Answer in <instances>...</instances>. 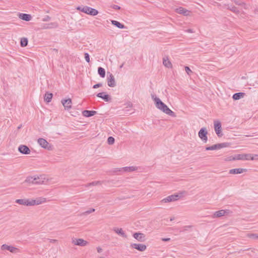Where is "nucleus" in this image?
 I'll use <instances>...</instances> for the list:
<instances>
[{"label": "nucleus", "mask_w": 258, "mask_h": 258, "mask_svg": "<svg viewBox=\"0 0 258 258\" xmlns=\"http://www.w3.org/2000/svg\"><path fill=\"white\" fill-rule=\"evenodd\" d=\"M174 219V217H171V218H170V221H173Z\"/></svg>", "instance_id": "obj_55"}, {"label": "nucleus", "mask_w": 258, "mask_h": 258, "mask_svg": "<svg viewBox=\"0 0 258 258\" xmlns=\"http://www.w3.org/2000/svg\"><path fill=\"white\" fill-rule=\"evenodd\" d=\"M205 150H207V151H208V150H216V146L215 145H213L211 146H209V147H206V148H205Z\"/></svg>", "instance_id": "obj_40"}, {"label": "nucleus", "mask_w": 258, "mask_h": 258, "mask_svg": "<svg viewBox=\"0 0 258 258\" xmlns=\"http://www.w3.org/2000/svg\"><path fill=\"white\" fill-rule=\"evenodd\" d=\"M15 202L20 205L31 206L30 200L29 199H18Z\"/></svg>", "instance_id": "obj_15"}, {"label": "nucleus", "mask_w": 258, "mask_h": 258, "mask_svg": "<svg viewBox=\"0 0 258 258\" xmlns=\"http://www.w3.org/2000/svg\"><path fill=\"white\" fill-rule=\"evenodd\" d=\"M111 23L113 25L120 29H124L125 28L124 25L115 20H111Z\"/></svg>", "instance_id": "obj_28"}, {"label": "nucleus", "mask_w": 258, "mask_h": 258, "mask_svg": "<svg viewBox=\"0 0 258 258\" xmlns=\"http://www.w3.org/2000/svg\"><path fill=\"white\" fill-rule=\"evenodd\" d=\"M97 114V111L94 110H85L82 112V114L85 117H91Z\"/></svg>", "instance_id": "obj_20"}, {"label": "nucleus", "mask_w": 258, "mask_h": 258, "mask_svg": "<svg viewBox=\"0 0 258 258\" xmlns=\"http://www.w3.org/2000/svg\"><path fill=\"white\" fill-rule=\"evenodd\" d=\"M61 102L66 110H69L72 108V101L71 99H62Z\"/></svg>", "instance_id": "obj_10"}, {"label": "nucleus", "mask_w": 258, "mask_h": 258, "mask_svg": "<svg viewBox=\"0 0 258 258\" xmlns=\"http://www.w3.org/2000/svg\"><path fill=\"white\" fill-rule=\"evenodd\" d=\"M113 230L117 234L123 237L126 238V235L124 232L122 228H114Z\"/></svg>", "instance_id": "obj_27"}, {"label": "nucleus", "mask_w": 258, "mask_h": 258, "mask_svg": "<svg viewBox=\"0 0 258 258\" xmlns=\"http://www.w3.org/2000/svg\"><path fill=\"white\" fill-rule=\"evenodd\" d=\"M122 169L125 172H132L136 170L137 169V167L135 166L125 167L122 168Z\"/></svg>", "instance_id": "obj_31"}, {"label": "nucleus", "mask_w": 258, "mask_h": 258, "mask_svg": "<svg viewBox=\"0 0 258 258\" xmlns=\"http://www.w3.org/2000/svg\"><path fill=\"white\" fill-rule=\"evenodd\" d=\"M37 179H35V177H28L26 180H25V182H28V183H32V184H35V181Z\"/></svg>", "instance_id": "obj_33"}, {"label": "nucleus", "mask_w": 258, "mask_h": 258, "mask_svg": "<svg viewBox=\"0 0 258 258\" xmlns=\"http://www.w3.org/2000/svg\"><path fill=\"white\" fill-rule=\"evenodd\" d=\"M175 12L180 14H182L184 16H188L189 14V11L187 10L184 9L182 7H179L175 9Z\"/></svg>", "instance_id": "obj_18"}, {"label": "nucleus", "mask_w": 258, "mask_h": 258, "mask_svg": "<svg viewBox=\"0 0 258 258\" xmlns=\"http://www.w3.org/2000/svg\"><path fill=\"white\" fill-rule=\"evenodd\" d=\"M76 9L85 14L93 16H96L98 14V11L97 10L88 6H84L83 7L78 6L76 8Z\"/></svg>", "instance_id": "obj_2"}, {"label": "nucleus", "mask_w": 258, "mask_h": 258, "mask_svg": "<svg viewBox=\"0 0 258 258\" xmlns=\"http://www.w3.org/2000/svg\"><path fill=\"white\" fill-rule=\"evenodd\" d=\"M162 240L164 241H168L170 240V238H163Z\"/></svg>", "instance_id": "obj_51"}, {"label": "nucleus", "mask_w": 258, "mask_h": 258, "mask_svg": "<svg viewBox=\"0 0 258 258\" xmlns=\"http://www.w3.org/2000/svg\"><path fill=\"white\" fill-rule=\"evenodd\" d=\"M101 184V182L100 181H93L92 182L88 183L85 186L86 187L90 186H96V185H99V184Z\"/></svg>", "instance_id": "obj_35"}, {"label": "nucleus", "mask_w": 258, "mask_h": 258, "mask_svg": "<svg viewBox=\"0 0 258 258\" xmlns=\"http://www.w3.org/2000/svg\"><path fill=\"white\" fill-rule=\"evenodd\" d=\"M22 126V124H20V125H19L17 127V129L18 130H20Z\"/></svg>", "instance_id": "obj_54"}, {"label": "nucleus", "mask_w": 258, "mask_h": 258, "mask_svg": "<svg viewBox=\"0 0 258 258\" xmlns=\"http://www.w3.org/2000/svg\"><path fill=\"white\" fill-rule=\"evenodd\" d=\"M181 196L178 194H174L167 197L163 199L161 202L162 203H169L171 202H174L178 200Z\"/></svg>", "instance_id": "obj_4"}, {"label": "nucleus", "mask_w": 258, "mask_h": 258, "mask_svg": "<svg viewBox=\"0 0 258 258\" xmlns=\"http://www.w3.org/2000/svg\"><path fill=\"white\" fill-rule=\"evenodd\" d=\"M45 202V199L44 198H38L36 200H31V206H34V205H40L44 202Z\"/></svg>", "instance_id": "obj_17"}, {"label": "nucleus", "mask_w": 258, "mask_h": 258, "mask_svg": "<svg viewBox=\"0 0 258 258\" xmlns=\"http://www.w3.org/2000/svg\"><path fill=\"white\" fill-rule=\"evenodd\" d=\"M228 9L231 11L232 12L235 13H238L239 12V10H238V9L234 6H231V7H229Z\"/></svg>", "instance_id": "obj_37"}, {"label": "nucleus", "mask_w": 258, "mask_h": 258, "mask_svg": "<svg viewBox=\"0 0 258 258\" xmlns=\"http://www.w3.org/2000/svg\"><path fill=\"white\" fill-rule=\"evenodd\" d=\"M237 160V158H236V155H235L234 156H229L228 157H227L226 159V161H232V160Z\"/></svg>", "instance_id": "obj_41"}, {"label": "nucleus", "mask_w": 258, "mask_h": 258, "mask_svg": "<svg viewBox=\"0 0 258 258\" xmlns=\"http://www.w3.org/2000/svg\"><path fill=\"white\" fill-rule=\"evenodd\" d=\"M100 258H104V257H100Z\"/></svg>", "instance_id": "obj_58"}, {"label": "nucleus", "mask_w": 258, "mask_h": 258, "mask_svg": "<svg viewBox=\"0 0 258 258\" xmlns=\"http://www.w3.org/2000/svg\"><path fill=\"white\" fill-rule=\"evenodd\" d=\"M247 237L253 239H258V234H254V233H250L248 234L247 235Z\"/></svg>", "instance_id": "obj_36"}, {"label": "nucleus", "mask_w": 258, "mask_h": 258, "mask_svg": "<svg viewBox=\"0 0 258 258\" xmlns=\"http://www.w3.org/2000/svg\"><path fill=\"white\" fill-rule=\"evenodd\" d=\"M50 19L51 18L49 16L46 15L42 19V21L43 22H47L49 21L50 20Z\"/></svg>", "instance_id": "obj_44"}, {"label": "nucleus", "mask_w": 258, "mask_h": 258, "mask_svg": "<svg viewBox=\"0 0 258 258\" xmlns=\"http://www.w3.org/2000/svg\"><path fill=\"white\" fill-rule=\"evenodd\" d=\"M53 50H54V51L57 52V49H54Z\"/></svg>", "instance_id": "obj_56"}, {"label": "nucleus", "mask_w": 258, "mask_h": 258, "mask_svg": "<svg viewBox=\"0 0 258 258\" xmlns=\"http://www.w3.org/2000/svg\"><path fill=\"white\" fill-rule=\"evenodd\" d=\"M85 59L87 62H90V56L88 53H85Z\"/></svg>", "instance_id": "obj_43"}, {"label": "nucleus", "mask_w": 258, "mask_h": 258, "mask_svg": "<svg viewBox=\"0 0 258 258\" xmlns=\"http://www.w3.org/2000/svg\"><path fill=\"white\" fill-rule=\"evenodd\" d=\"M133 237L138 241L140 242H144L145 241V235L144 233L136 232L134 233Z\"/></svg>", "instance_id": "obj_12"}, {"label": "nucleus", "mask_w": 258, "mask_h": 258, "mask_svg": "<svg viewBox=\"0 0 258 258\" xmlns=\"http://www.w3.org/2000/svg\"><path fill=\"white\" fill-rule=\"evenodd\" d=\"M38 143L39 145L44 148L50 150L52 149V147L49 143L43 138H39L38 139Z\"/></svg>", "instance_id": "obj_5"}, {"label": "nucleus", "mask_w": 258, "mask_h": 258, "mask_svg": "<svg viewBox=\"0 0 258 258\" xmlns=\"http://www.w3.org/2000/svg\"><path fill=\"white\" fill-rule=\"evenodd\" d=\"M98 73L101 78H104L105 76V70L102 67L98 68Z\"/></svg>", "instance_id": "obj_30"}, {"label": "nucleus", "mask_w": 258, "mask_h": 258, "mask_svg": "<svg viewBox=\"0 0 258 258\" xmlns=\"http://www.w3.org/2000/svg\"><path fill=\"white\" fill-rule=\"evenodd\" d=\"M186 32H188V33H193L194 31L192 29H188L186 30Z\"/></svg>", "instance_id": "obj_52"}, {"label": "nucleus", "mask_w": 258, "mask_h": 258, "mask_svg": "<svg viewBox=\"0 0 258 258\" xmlns=\"http://www.w3.org/2000/svg\"><path fill=\"white\" fill-rule=\"evenodd\" d=\"M1 249L3 250H7L14 253H16L20 251L19 249L17 247L11 245H8L6 244H4L2 245Z\"/></svg>", "instance_id": "obj_6"}, {"label": "nucleus", "mask_w": 258, "mask_h": 258, "mask_svg": "<svg viewBox=\"0 0 258 258\" xmlns=\"http://www.w3.org/2000/svg\"><path fill=\"white\" fill-rule=\"evenodd\" d=\"M131 246L140 251H144L147 248L146 245L143 244L132 243L131 244Z\"/></svg>", "instance_id": "obj_11"}, {"label": "nucleus", "mask_w": 258, "mask_h": 258, "mask_svg": "<svg viewBox=\"0 0 258 258\" xmlns=\"http://www.w3.org/2000/svg\"><path fill=\"white\" fill-rule=\"evenodd\" d=\"M151 98L154 101L156 107L166 114L172 117H175V113L170 109L156 95L151 94Z\"/></svg>", "instance_id": "obj_1"}, {"label": "nucleus", "mask_w": 258, "mask_h": 258, "mask_svg": "<svg viewBox=\"0 0 258 258\" xmlns=\"http://www.w3.org/2000/svg\"><path fill=\"white\" fill-rule=\"evenodd\" d=\"M231 145L229 143H222L215 144L216 146V150H219L223 148L228 147Z\"/></svg>", "instance_id": "obj_24"}, {"label": "nucleus", "mask_w": 258, "mask_h": 258, "mask_svg": "<svg viewBox=\"0 0 258 258\" xmlns=\"http://www.w3.org/2000/svg\"><path fill=\"white\" fill-rule=\"evenodd\" d=\"M19 18L21 19L26 21H29L31 20L32 17L30 14H20L19 15Z\"/></svg>", "instance_id": "obj_22"}, {"label": "nucleus", "mask_w": 258, "mask_h": 258, "mask_svg": "<svg viewBox=\"0 0 258 258\" xmlns=\"http://www.w3.org/2000/svg\"><path fill=\"white\" fill-rule=\"evenodd\" d=\"M115 139L112 137H109L107 139V143L109 145H112L114 143Z\"/></svg>", "instance_id": "obj_38"}, {"label": "nucleus", "mask_w": 258, "mask_h": 258, "mask_svg": "<svg viewBox=\"0 0 258 258\" xmlns=\"http://www.w3.org/2000/svg\"><path fill=\"white\" fill-rule=\"evenodd\" d=\"M108 73L109 75H107V84L108 86L110 87H114L116 86V82L115 81L114 77L112 74L110 73Z\"/></svg>", "instance_id": "obj_9"}, {"label": "nucleus", "mask_w": 258, "mask_h": 258, "mask_svg": "<svg viewBox=\"0 0 258 258\" xmlns=\"http://www.w3.org/2000/svg\"><path fill=\"white\" fill-rule=\"evenodd\" d=\"M163 64L167 68H172V64L171 61L169 60L168 56H164L163 58Z\"/></svg>", "instance_id": "obj_21"}, {"label": "nucleus", "mask_w": 258, "mask_h": 258, "mask_svg": "<svg viewBox=\"0 0 258 258\" xmlns=\"http://www.w3.org/2000/svg\"><path fill=\"white\" fill-rule=\"evenodd\" d=\"M132 106L133 104L131 102H129L127 103V107H131Z\"/></svg>", "instance_id": "obj_50"}, {"label": "nucleus", "mask_w": 258, "mask_h": 258, "mask_svg": "<svg viewBox=\"0 0 258 258\" xmlns=\"http://www.w3.org/2000/svg\"><path fill=\"white\" fill-rule=\"evenodd\" d=\"M57 27H58V24L57 23H55V22L50 23V24L47 25V27H44V29L54 28H57Z\"/></svg>", "instance_id": "obj_34"}, {"label": "nucleus", "mask_w": 258, "mask_h": 258, "mask_svg": "<svg viewBox=\"0 0 258 258\" xmlns=\"http://www.w3.org/2000/svg\"><path fill=\"white\" fill-rule=\"evenodd\" d=\"M102 86V83H98V84H96L94 85L93 86V88L97 89V88L101 87Z\"/></svg>", "instance_id": "obj_46"}, {"label": "nucleus", "mask_w": 258, "mask_h": 258, "mask_svg": "<svg viewBox=\"0 0 258 258\" xmlns=\"http://www.w3.org/2000/svg\"><path fill=\"white\" fill-rule=\"evenodd\" d=\"M97 97H99L103 99L106 102H109L110 101L111 98L110 97V96L107 94H106L105 92H100L98 93L96 95Z\"/></svg>", "instance_id": "obj_14"}, {"label": "nucleus", "mask_w": 258, "mask_h": 258, "mask_svg": "<svg viewBox=\"0 0 258 258\" xmlns=\"http://www.w3.org/2000/svg\"><path fill=\"white\" fill-rule=\"evenodd\" d=\"M247 171L246 169L244 168H235L230 169L229 171V173L231 174H240L243 173V172Z\"/></svg>", "instance_id": "obj_16"}, {"label": "nucleus", "mask_w": 258, "mask_h": 258, "mask_svg": "<svg viewBox=\"0 0 258 258\" xmlns=\"http://www.w3.org/2000/svg\"><path fill=\"white\" fill-rule=\"evenodd\" d=\"M35 179H37L35 181V184H44L45 182V178H43L42 176L40 177H35Z\"/></svg>", "instance_id": "obj_29"}, {"label": "nucleus", "mask_w": 258, "mask_h": 258, "mask_svg": "<svg viewBox=\"0 0 258 258\" xmlns=\"http://www.w3.org/2000/svg\"><path fill=\"white\" fill-rule=\"evenodd\" d=\"M18 151L22 154L28 155L30 153V150L29 148L24 145H21L19 146L18 149Z\"/></svg>", "instance_id": "obj_8"}, {"label": "nucleus", "mask_w": 258, "mask_h": 258, "mask_svg": "<svg viewBox=\"0 0 258 258\" xmlns=\"http://www.w3.org/2000/svg\"><path fill=\"white\" fill-rule=\"evenodd\" d=\"M249 160H258V155L250 154V158H249Z\"/></svg>", "instance_id": "obj_39"}, {"label": "nucleus", "mask_w": 258, "mask_h": 258, "mask_svg": "<svg viewBox=\"0 0 258 258\" xmlns=\"http://www.w3.org/2000/svg\"><path fill=\"white\" fill-rule=\"evenodd\" d=\"M52 96V93L46 92L44 95V100L47 103H49L51 101Z\"/></svg>", "instance_id": "obj_26"}, {"label": "nucleus", "mask_w": 258, "mask_h": 258, "mask_svg": "<svg viewBox=\"0 0 258 258\" xmlns=\"http://www.w3.org/2000/svg\"><path fill=\"white\" fill-rule=\"evenodd\" d=\"M215 131L218 137H221L223 136L221 133V123L218 120L214 121V122Z\"/></svg>", "instance_id": "obj_7"}, {"label": "nucleus", "mask_w": 258, "mask_h": 258, "mask_svg": "<svg viewBox=\"0 0 258 258\" xmlns=\"http://www.w3.org/2000/svg\"><path fill=\"white\" fill-rule=\"evenodd\" d=\"M185 72H186V73L188 75H190V74L192 73V72L190 69V68L188 67H187V66L185 67Z\"/></svg>", "instance_id": "obj_42"}, {"label": "nucleus", "mask_w": 258, "mask_h": 258, "mask_svg": "<svg viewBox=\"0 0 258 258\" xmlns=\"http://www.w3.org/2000/svg\"><path fill=\"white\" fill-rule=\"evenodd\" d=\"M47 27V26H44V27Z\"/></svg>", "instance_id": "obj_57"}, {"label": "nucleus", "mask_w": 258, "mask_h": 258, "mask_svg": "<svg viewBox=\"0 0 258 258\" xmlns=\"http://www.w3.org/2000/svg\"><path fill=\"white\" fill-rule=\"evenodd\" d=\"M245 95V93L243 92L236 93L232 96V98L234 100H237L243 98Z\"/></svg>", "instance_id": "obj_23"}, {"label": "nucleus", "mask_w": 258, "mask_h": 258, "mask_svg": "<svg viewBox=\"0 0 258 258\" xmlns=\"http://www.w3.org/2000/svg\"><path fill=\"white\" fill-rule=\"evenodd\" d=\"M97 250L98 253H101L102 251V249L100 247H97Z\"/></svg>", "instance_id": "obj_49"}, {"label": "nucleus", "mask_w": 258, "mask_h": 258, "mask_svg": "<svg viewBox=\"0 0 258 258\" xmlns=\"http://www.w3.org/2000/svg\"><path fill=\"white\" fill-rule=\"evenodd\" d=\"M28 40L26 38H22L21 39L20 45L22 47H25L28 45Z\"/></svg>", "instance_id": "obj_32"}, {"label": "nucleus", "mask_w": 258, "mask_h": 258, "mask_svg": "<svg viewBox=\"0 0 258 258\" xmlns=\"http://www.w3.org/2000/svg\"><path fill=\"white\" fill-rule=\"evenodd\" d=\"M208 132L206 127H202L199 132L198 135L199 138L204 143H207L208 141Z\"/></svg>", "instance_id": "obj_3"}, {"label": "nucleus", "mask_w": 258, "mask_h": 258, "mask_svg": "<svg viewBox=\"0 0 258 258\" xmlns=\"http://www.w3.org/2000/svg\"><path fill=\"white\" fill-rule=\"evenodd\" d=\"M112 8L113 9H115V10H120V7L117 5H113L112 6Z\"/></svg>", "instance_id": "obj_47"}, {"label": "nucleus", "mask_w": 258, "mask_h": 258, "mask_svg": "<svg viewBox=\"0 0 258 258\" xmlns=\"http://www.w3.org/2000/svg\"><path fill=\"white\" fill-rule=\"evenodd\" d=\"M237 160H248L250 158V154H241L236 155Z\"/></svg>", "instance_id": "obj_19"}, {"label": "nucleus", "mask_w": 258, "mask_h": 258, "mask_svg": "<svg viewBox=\"0 0 258 258\" xmlns=\"http://www.w3.org/2000/svg\"><path fill=\"white\" fill-rule=\"evenodd\" d=\"M95 211V209H93V208H92V209H90V210L86 211L84 214H89L92 212H94V211Z\"/></svg>", "instance_id": "obj_45"}, {"label": "nucleus", "mask_w": 258, "mask_h": 258, "mask_svg": "<svg viewBox=\"0 0 258 258\" xmlns=\"http://www.w3.org/2000/svg\"><path fill=\"white\" fill-rule=\"evenodd\" d=\"M73 243L75 245H79L81 246H84L88 243V242L87 241L84 240V239L81 238L75 239L73 240Z\"/></svg>", "instance_id": "obj_13"}, {"label": "nucleus", "mask_w": 258, "mask_h": 258, "mask_svg": "<svg viewBox=\"0 0 258 258\" xmlns=\"http://www.w3.org/2000/svg\"><path fill=\"white\" fill-rule=\"evenodd\" d=\"M226 213V211L224 210H219L218 211H216L213 216V218H217V217H220L225 215V214Z\"/></svg>", "instance_id": "obj_25"}, {"label": "nucleus", "mask_w": 258, "mask_h": 258, "mask_svg": "<svg viewBox=\"0 0 258 258\" xmlns=\"http://www.w3.org/2000/svg\"><path fill=\"white\" fill-rule=\"evenodd\" d=\"M191 226H184L183 228H184V229L182 230V231H180V232H183L185 230H187L188 228H190Z\"/></svg>", "instance_id": "obj_48"}, {"label": "nucleus", "mask_w": 258, "mask_h": 258, "mask_svg": "<svg viewBox=\"0 0 258 258\" xmlns=\"http://www.w3.org/2000/svg\"><path fill=\"white\" fill-rule=\"evenodd\" d=\"M234 2H235V3L236 5H242V3H238V2H237V1H235Z\"/></svg>", "instance_id": "obj_53"}]
</instances>
